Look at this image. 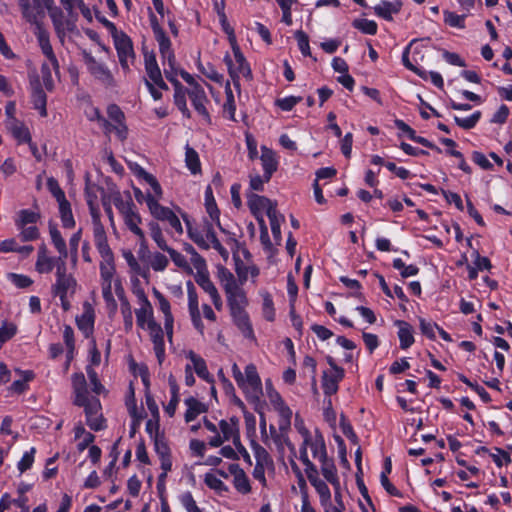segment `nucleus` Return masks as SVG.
I'll return each instance as SVG.
<instances>
[{
  "label": "nucleus",
  "mask_w": 512,
  "mask_h": 512,
  "mask_svg": "<svg viewBox=\"0 0 512 512\" xmlns=\"http://www.w3.org/2000/svg\"><path fill=\"white\" fill-rule=\"evenodd\" d=\"M245 393L248 401L256 403L263 394L262 383L256 366L249 364L245 368V376L241 384H237Z\"/></svg>",
  "instance_id": "obj_1"
},
{
  "label": "nucleus",
  "mask_w": 512,
  "mask_h": 512,
  "mask_svg": "<svg viewBox=\"0 0 512 512\" xmlns=\"http://www.w3.org/2000/svg\"><path fill=\"white\" fill-rule=\"evenodd\" d=\"M56 281L52 285V293L56 295L72 296L76 291L77 282L75 278L67 273L66 262L56 263Z\"/></svg>",
  "instance_id": "obj_2"
},
{
  "label": "nucleus",
  "mask_w": 512,
  "mask_h": 512,
  "mask_svg": "<svg viewBox=\"0 0 512 512\" xmlns=\"http://www.w3.org/2000/svg\"><path fill=\"white\" fill-rule=\"evenodd\" d=\"M231 45H232L236 65H234L232 63V60L229 56L225 57V62L228 66L229 74H230L231 78L233 79L234 85L236 87H239V75L241 74L244 77L249 78V77H251V69H250V66L247 63L244 55L240 51V48L237 45L236 41H234V43H232Z\"/></svg>",
  "instance_id": "obj_3"
},
{
  "label": "nucleus",
  "mask_w": 512,
  "mask_h": 512,
  "mask_svg": "<svg viewBox=\"0 0 512 512\" xmlns=\"http://www.w3.org/2000/svg\"><path fill=\"white\" fill-rule=\"evenodd\" d=\"M114 45L117 51L120 65L124 71L130 70V65L134 63L135 53L131 39L123 32L114 35Z\"/></svg>",
  "instance_id": "obj_4"
},
{
  "label": "nucleus",
  "mask_w": 512,
  "mask_h": 512,
  "mask_svg": "<svg viewBox=\"0 0 512 512\" xmlns=\"http://www.w3.org/2000/svg\"><path fill=\"white\" fill-rule=\"evenodd\" d=\"M22 17L30 24L38 25L45 16L44 6L50 5L52 0H17Z\"/></svg>",
  "instance_id": "obj_5"
},
{
  "label": "nucleus",
  "mask_w": 512,
  "mask_h": 512,
  "mask_svg": "<svg viewBox=\"0 0 512 512\" xmlns=\"http://www.w3.org/2000/svg\"><path fill=\"white\" fill-rule=\"evenodd\" d=\"M84 407L86 414V423L94 431H100L105 428V420L101 413V403L98 398L92 397L84 400V404H76Z\"/></svg>",
  "instance_id": "obj_6"
},
{
  "label": "nucleus",
  "mask_w": 512,
  "mask_h": 512,
  "mask_svg": "<svg viewBox=\"0 0 512 512\" xmlns=\"http://www.w3.org/2000/svg\"><path fill=\"white\" fill-rule=\"evenodd\" d=\"M197 273L195 274L196 283L206 292L212 299V302L216 309H221L222 307V299L218 293L217 288L210 280L209 273L205 268V265L196 264Z\"/></svg>",
  "instance_id": "obj_7"
},
{
  "label": "nucleus",
  "mask_w": 512,
  "mask_h": 512,
  "mask_svg": "<svg viewBox=\"0 0 512 512\" xmlns=\"http://www.w3.org/2000/svg\"><path fill=\"white\" fill-rule=\"evenodd\" d=\"M85 62L88 65L90 73L106 86H114L115 80L110 70L103 64L96 61V59L88 54H84Z\"/></svg>",
  "instance_id": "obj_8"
},
{
  "label": "nucleus",
  "mask_w": 512,
  "mask_h": 512,
  "mask_svg": "<svg viewBox=\"0 0 512 512\" xmlns=\"http://www.w3.org/2000/svg\"><path fill=\"white\" fill-rule=\"evenodd\" d=\"M188 309L193 326L201 333H204V324L199 311L198 295L191 281L187 282Z\"/></svg>",
  "instance_id": "obj_9"
},
{
  "label": "nucleus",
  "mask_w": 512,
  "mask_h": 512,
  "mask_svg": "<svg viewBox=\"0 0 512 512\" xmlns=\"http://www.w3.org/2000/svg\"><path fill=\"white\" fill-rule=\"evenodd\" d=\"M188 96L192 102L194 109L201 115L207 123H211L210 114L206 108L209 102L204 89L200 85H195L187 91Z\"/></svg>",
  "instance_id": "obj_10"
},
{
  "label": "nucleus",
  "mask_w": 512,
  "mask_h": 512,
  "mask_svg": "<svg viewBox=\"0 0 512 512\" xmlns=\"http://www.w3.org/2000/svg\"><path fill=\"white\" fill-rule=\"evenodd\" d=\"M37 27V40L39 43V46L43 52V54L47 57L48 61L51 63L56 75L59 74V63L56 58V55L53 51V48L50 44L49 40V34L48 32L41 26L40 21H38Z\"/></svg>",
  "instance_id": "obj_11"
},
{
  "label": "nucleus",
  "mask_w": 512,
  "mask_h": 512,
  "mask_svg": "<svg viewBox=\"0 0 512 512\" xmlns=\"http://www.w3.org/2000/svg\"><path fill=\"white\" fill-rule=\"evenodd\" d=\"M153 343V349L159 364L165 359L164 333L161 325L156 321H150L147 328Z\"/></svg>",
  "instance_id": "obj_12"
},
{
  "label": "nucleus",
  "mask_w": 512,
  "mask_h": 512,
  "mask_svg": "<svg viewBox=\"0 0 512 512\" xmlns=\"http://www.w3.org/2000/svg\"><path fill=\"white\" fill-rule=\"evenodd\" d=\"M227 296L228 306L231 311L243 310L247 305V298L244 290L237 284L226 285V290H224Z\"/></svg>",
  "instance_id": "obj_13"
},
{
  "label": "nucleus",
  "mask_w": 512,
  "mask_h": 512,
  "mask_svg": "<svg viewBox=\"0 0 512 512\" xmlns=\"http://www.w3.org/2000/svg\"><path fill=\"white\" fill-rule=\"evenodd\" d=\"M139 298L141 306L135 311L136 322L141 329H146L149 327L150 321H155L153 308L144 292L140 293Z\"/></svg>",
  "instance_id": "obj_14"
},
{
  "label": "nucleus",
  "mask_w": 512,
  "mask_h": 512,
  "mask_svg": "<svg viewBox=\"0 0 512 512\" xmlns=\"http://www.w3.org/2000/svg\"><path fill=\"white\" fill-rule=\"evenodd\" d=\"M153 294L155 298L158 300L159 309L164 314V327L169 340L172 339L173 335V323L174 318L171 312V307L169 301L165 298V296L158 291L156 288L153 289Z\"/></svg>",
  "instance_id": "obj_15"
},
{
  "label": "nucleus",
  "mask_w": 512,
  "mask_h": 512,
  "mask_svg": "<svg viewBox=\"0 0 512 512\" xmlns=\"http://www.w3.org/2000/svg\"><path fill=\"white\" fill-rule=\"evenodd\" d=\"M247 205L253 215L262 214L265 210L266 214L270 209H277L276 204L265 196H260L253 192L247 194Z\"/></svg>",
  "instance_id": "obj_16"
},
{
  "label": "nucleus",
  "mask_w": 512,
  "mask_h": 512,
  "mask_svg": "<svg viewBox=\"0 0 512 512\" xmlns=\"http://www.w3.org/2000/svg\"><path fill=\"white\" fill-rule=\"evenodd\" d=\"M344 369H336V371H324L322 376L323 392L327 396H331L338 391V384L344 378Z\"/></svg>",
  "instance_id": "obj_17"
},
{
  "label": "nucleus",
  "mask_w": 512,
  "mask_h": 512,
  "mask_svg": "<svg viewBox=\"0 0 512 512\" xmlns=\"http://www.w3.org/2000/svg\"><path fill=\"white\" fill-rule=\"evenodd\" d=\"M122 217L127 228L139 238L140 244L144 245L146 243V238L144 231L139 227L141 217L136 212V207L128 210L122 215Z\"/></svg>",
  "instance_id": "obj_18"
},
{
  "label": "nucleus",
  "mask_w": 512,
  "mask_h": 512,
  "mask_svg": "<svg viewBox=\"0 0 512 512\" xmlns=\"http://www.w3.org/2000/svg\"><path fill=\"white\" fill-rule=\"evenodd\" d=\"M72 387L75 394L74 404H84V400L89 399V397L87 382L83 373H74L72 375Z\"/></svg>",
  "instance_id": "obj_19"
},
{
  "label": "nucleus",
  "mask_w": 512,
  "mask_h": 512,
  "mask_svg": "<svg viewBox=\"0 0 512 512\" xmlns=\"http://www.w3.org/2000/svg\"><path fill=\"white\" fill-rule=\"evenodd\" d=\"M261 163L264 170V177L266 181H269L271 179L272 174L277 170L278 162L275 157V153L263 146L261 148Z\"/></svg>",
  "instance_id": "obj_20"
},
{
  "label": "nucleus",
  "mask_w": 512,
  "mask_h": 512,
  "mask_svg": "<svg viewBox=\"0 0 512 512\" xmlns=\"http://www.w3.org/2000/svg\"><path fill=\"white\" fill-rule=\"evenodd\" d=\"M187 406V410L184 415L186 423L194 421L200 414L205 413L208 407L194 397H188L184 401Z\"/></svg>",
  "instance_id": "obj_21"
},
{
  "label": "nucleus",
  "mask_w": 512,
  "mask_h": 512,
  "mask_svg": "<svg viewBox=\"0 0 512 512\" xmlns=\"http://www.w3.org/2000/svg\"><path fill=\"white\" fill-rule=\"evenodd\" d=\"M220 430L222 432V437L228 441L232 440L234 445H237L240 440L239 429H238V419L236 417H232L229 421L221 420L219 423Z\"/></svg>",
  "instance_id": "obj_22"
},
{
  "label": "nucleus",
  "mask_w": 512,
  "mask_h": 512,
  "mask_svg": "<svg viewBox=\"0 0 512 512\" xmlns=\"http://www.w3.org/2000/svg\"><path fill=\"white\" fill-rule=\"evenodd\" d=\"M49 233L51 236L52 243L59 253V257L56 259V263H59L61 261L66 262V259L68 257V251L66 242L63 239L60 231L57 229L55 225L50 224Z\"/></svg>",
  "instance_id": "obj_23"
},
{
  "label": "nucleus",
  "mask_w": 512,
  "mask_h": 512,
  "mask_svg": "<svg viewBox=\"0 0 512 512\" xmlns=\"http://www.w3.org/2000/svg\"><path fill=\"white\" fill-rule=\"evenodd\" d=\"M229 472L234 476V486L239 492L246 494L251 491L249 480L238 464H231Z\"/></svg>",
  "instance_id": "obj_24"
},
{
  "label": "nucleus",
  "mask_w": 512,
  "mask_h": 512,
  "mask_svg": "<svg viewBox=\"0 0 512 512\" xmlns=\"http://www.w3.org/2000/svg\"><path fill=\"white\" fill-rule=\"evenodd\" d=\"M231 316L233 318L235 325L243 333V335L246 338H252L253 329L245 309L231 311Z\"/></svg>",
  "instance_id": "obj_25"
},
{
  "label": "nucleus",
  "mask_w": 512,
  "mask_h": 512,
  "mask_svg": "<svg viewBox=\"0 0 512 512\" xmlns=\"http://www.w3.org/2000/svg\"><path fill=\"white\" fill-rule=\"evenodd\" d=\"M144 65L146 74L148 76L147 80L154 83L157 80H160V78H162V73L157 63L156 55L154 52L144 53Z\"/></svg>",
  "instance_id": "obj_26"
},
{
  "label": "nucleus",
  "mask_w": 512,
  "mask_h": 512,
  "mask_svg": "<svg viewBox=\"0 0 512 512\" xmlns=\"http://www.w3.org/2000/svg\"><path fill=\"white\" fill-rule=\"evenodd\" d=\"M395 325L399 328L398 337L401 349L409 348L414 343L413 327L403 320H396Z\"/></svg>",
  "instance_id": "obj_27"
},
{
  "label": "nucleus",
  "mask_w": 512,
  "mask_h": 512,
  "mask_svg": "<svg viewBox=\"0 0 512 512\" xmlns=\"http://www.w3.org/2000/svg\"><path fill=\"white\" fill-rule=\"evenodd\" d=\"M187 357L192 362L195 373L203 380L212 383L213 378L207 369L205 360L201 356L196 354L194 351H189Z\"/></svg>",
  "instance_id": "obj_28"
},
{
  "label": "nucleus",
  "mask_w": 512,
  "mask_h": 512,
  "mask_svg": "<svg viewBox=\"0 0 512 512\" xmlns=\"http://www.w3.org/2000/svg\"><path fill=\"white\" fill-rule=\"evenodd\" d=\"M184 221L187 226V233L189 238L201 249L208 250L210 243L205 239L203 231L200 226L194 227L191 222L184 216Z\"/></svg>",
  "instance_id": "obj_29"
},
{
  "label": "nucleus",
  "mask_w": 512,
  "mask_h": 512,
  "mask_svg": "<svg viewBox=\"0 0 512 512\" xmlns=\"http://www.w3.org/2000/svg\"><path fill=\"white\" fill-rule=\"evenodd\" d=\"M267 216L270 220L271 231L276 244L280 245L282 241L281 224L285 222V217L277 209H270Z\"/></svg>",
  "instance_id": "obj_30"
},
{
  "label": "nucleus",
  "mask_w": 512,
  "mask_h": 512,
  "mask_svg": "<svg viewBox=\"0 0 512 512\" xmlns=\"http://www.w3.org/2000/svg\"><path fill=\"white\" fill-rule=\"evenodd\" d=\"M162 64L164 66V75L171 83L178 82L176 79L178 70L176 68V58L174 52H169L161 56Z\"/></svg>",
  "instance_id": "obj_31"
},
{
  "label": "nucleus",
  "mask_w": 512,
  "mask_h": 512,
  "mask_svg": "<svg viewBox=\"0 0 512 512\" xmlns=\"http://www.w3.org/2000/svg\"><path fill=\"white\" fill-rule=\"evenodd\" d=\"M32 87H33L32 99H33L34 107L36 109L40 110L41 116H46L47 115V110H46L47 97H46L45 92L41 88L38 79H36L32 83Z\"/></svg>",
  "instance_id": "obj_32"
},
{
  "label": "nucleus",
  "mask_w": 512,
  "mask_h": 512,
  "mask_svg": "<svg viewBox=\"0 0 512 512\" xmlns=\"http://www.w3.org/2000/svg\"><path fill=\"white\" fill-rule=\"evenodd\" d=\"M321 463V472L324 478L331 483L335 488L339 487V478L337 476V469L332 459H329L328 456L320 461Z\"/></svg>",
  "instance_id": "obj_33"
},
{
  "label": "nucleus",
  "mask_w": 512,
  "mask_h": 512,
  "mask_svg": "<svg viewBox=\"0 0 512 512\" xmlns=\"http://www.w3.org/2000/svg\"><path fill=\"white\" fill-rule=\"evenodd\" d=\"M401 4L399 2L382 1L374 7V12L377 16L386 20H392V15L400 11Z\"/></svg>",
  "instance_id": "obj_34"
},
{
  "label": "nucleus",
  "mask_w": 512,
  "mask_h": 512,
  "mask_svg": "<svg viewBox=\"0 0 512 512\" xmlns=\"http://www.w3.org/2000/svg\"><path fill=\"white\" fill-rule=\"evenodd\" d=\"M175 89L174 93V102L178 109L182 112L183 116L190 118L191 113L186 104V89L182 86V84L178 82L172 83Z\"/></svg>",
  "instance_id": "obj_35"
},
{
  "label": "nucleus",
  "mask_w": 512,
  "mask_h": 512,
  "mask_svg": "<svg viewBox=\"0 0 512 512\" xmlns=\"http://www.w3.org/2000/svg\"><path fill=\"white\" fill-rule=\"evenodd\" d=\"M146 204L153 217L161 221L167 218V215L171 212L170 208L160 205L158 200L150 193L146 195Z\"/></svg>",
  "instance_id": "obj_36"
},
{
  "label": "nucleus",
  "mask_w": 512,
  "mask_h": 512,
  "mask_svg": "<svg viewBox=\"0 0 512 512\" xmlns=\"http://www.w3.org/2000/svg\"><path fill=\"white\" fill-rule=\"evenodd\" d=\"M114 273V255L102 256V261L100 262V274L103 280L102 284H111Z\"/></svg>",
  "instance_id": "obj_37"
},
{
  "label": "nucleus",
  "mask_w": 512,
  "mask_h": 512,
  "mask_svg": "<svg viewBox=\"0 0 512 512\" xmlns=\"http://www.w3.org/2000/svg\"><path fill=\"white\" fill-rule=\"evenodd\" d=\"M308 447H310L313 457L319 461L327 457L325 441L321 434L315 435L314 438L310 436Z\"/></svg>",
  "instance_id": "obj_38"
},
{
  "label": "nucleus",
  "mask_w": 512,
  "mask_h": 512,
  "mask_svg": "<svg viewBox=\"0 0 512 512\" xmlns=\"http://www.w3.org/2000/svg\"><path fill=\"white\" fill-rule=\"evenodd\" d=\"M126 196L127 200H124L122 194L118 190L113 191L110 195V199L119 210L121 215L126 213L128 210L135 208V204L132 201L130 193L126 192Z\"/></svg>",
  "instance_id": "obj_39"
},
{
  "label": "nucleus",
  "mask_w": 512,
  "mask_h": 512,
  "mask_svg": "<svg viewBox=\"0 0 512 512\" xmlns=\"http://www.w3.org/2000/svg\"><path fill=\"white\" fill-rule=\"evenodd\" d=\"M9 129L18 140L19 143H30L31 135L28 128L17 120H13L9 124Z\"/></svg>",
  "instance_id": "obj_40"
},
{
  "label": "nucleus",
  "mask_w": 512,
  "mask_h": 512,
  "mask_svg": "<svg viewBox=\"0 0 512 512\" xmlns=\"http://www.w3.org/2000/svg\"><path fill=\"white\" fill-rule=\"evenodd\" d=\"M185 163L192 174L201 173V163L198 153L190 146L185 149Z\"/></svg>",
  "instance_id": "obj_41"
},
{
  "label": "nucleus",
  "mask_w": 512,
  "mask_h": 512,
  "mask_svg": "<svg viewBox=\"0 0 512 512\" xmlns=\"http://www.w3.org/2000/svg\"><path fill=\"white\" fill-rule=\"evenodd\" d=\"M58 204L63 227L73 228L75 226V220L72 214L70 203L65 198L63 201H59Z\"/></svg>",
  "instance_id": "obj_42"
},
{
  "label": "nucleus",
  "mask_w": 512,
  "mask_h": 512,
  "mask_svg": "<svg viewBox=\"0 0 512 512\" xmlns=\"http://www.w3.org/2000/svg\"><path fill=\"white\" fill-rule=\"evenodd\" d=\"M16 372L21 374L23 378L21 380L14 381L10 386V390L17 394H21L27 390V388H28L27 382L33 380L34 373L31 370L21 371L18 369L16 370Z\"/></svg>",
  "instance_id": "obj_43"
},
{
  "label": "nucleus",
  "mask_w": 512,
  "mask_h": 512,
  "mask_svg": "<svg viewBox=\"0 0 512 512\" xmlns=\"http://www.w3.org/2000/svg\"><path fill=\"white\" fill-rule=\"evenodd\" d=\"M77 326L80 330L91 331L94 323V313L89 304H85V311L80 318L76 319Z\"/></svg>",
  "instance_id": "obj_44"
},
{
  "label": "nucleus",
  "mask_w": 512,
  "mask_h": 512,
  "mask_svg": "<svg viewBox=\"0 0 512 512\" xmlns=\"http://www.w3.org/2000/svg\"><path fill=\"white\" fill-rule=\"evenodd\" d=\"M56 259L57 258L47 256V254L37 256L35 264L36 270L39 273H50L54 267L56 268Z\"/></svg>",
  "instance_id": "obj_45"
},
{
  "label": "nucleus",
  "mask_w": 512,
  "mask_h": 512,
  "mask_svg": "<svg viewBox=\"0 0 512 512\" xmlns=\"http://www.w3.org/2000/svg\"><path fill=\"white\" fill-rule=\"evenodd\" d=\"M121 313L124 319V327L126 331H130L133 327V315L131 305L128 299L124 296L120 297Z\"/></svg>",
  "instance_id": "obj_46"
},
{
  "label": "nucleus",
  "mask_w": 512,
  "mask_h": 512,
  "mask_svg": "<svg viewBox=\"0 0 512 512\" xmlns=\"http://www.w3.org/2000/svg\"><path fill=\"white\" fill-rule=\"evenodd\" d=\"M149 229H150L151 237L156 242L157 246L163 251L168 250L170 247L167 245V243L163 237L162 230H161L159 224L156 222H150Z\"/></svg>",
  "instance_id": "obj_47"
},
{
  "label": "nucleus",
  "mask_w": 512,
  "mask_h": 512,
  "mask_svg": "<svg viewBox=\"0 0 512 512\" xmlns=\"http://www.w3.org/2000/svg\"><path fill=\"white\" fill-rule=\"evenodd\" d=\"M274 407L278 411L280 418H281L280 423H279L280 430H283V429L289 427L290 423H291V417H292L291 409L285 404L284 401Z\"/></svg>",
  "instance_id": "obj_48"
},
{
  "label": "nucleus",
  "mask_w": 512,
  "mask_h": 512,
  "mask_svg": "<svg viewBox=\"0 0 512 512\" xmlns=\"http://www.w3.org/2000/svg\"><path fill=\"white\" fill-rule=\"evenodd\" d=\"M63 339L67 347V358L70 361L73 358L75 350L74 331L71 326L66 325L64 327Z\"/></svg>",
  "instance_id": "obj_49"
},
{
  "label": "nucleus",
  "mask_w": 512,
  "mask_h": 512,
  "mask_svg": "<svg viewBox=\"0 0 512 512\" xmlns=\"http://www.w3.org/2000/svg\"><path fill=\"white\" fill-rule=\"evenodd\" d=\"M47 9L49 12V16L53 22V25L57 31L60 30L62 26V18H63V12L59 7L55 6L54 0L51 2L50 5H45L44 9Z\"/></svg>",
  "instance_id": "obj_50"
},
{
  "label": "nucleus",
  "mask_w": 512,
  "mask_h": 512,
  "mask_svg": "<svg viewBox=\"0 0 512 512\" xmlns=\"http://www.w3.org/2000/svg\"><path fill=\"white\" fill-rule=\"evenodd\" d=\"M353 26L365 34L374 35L377 32V24L368 19H356L353 21Z\"/></svg>",
  "instance_id": "obj_51"
},
{
  "label": "nucleus",
  "mask_w": 512,
  "mask_h": 512,
  "mask_svg": "<svg viewBox=\"0 0 512 512\" xmlns=\"http://www.w3.org/2000/svg\"><path fill=\"white\" fill-rule=\"evenodd\" d=\"M480 117H481V112L476 111L475 113H473L471 116H469L467 118H460L458 116H455L454 120L459 127L469 130V129H472L473 127H475V125L479 121Z\"/></svg>",
  "instance_id": "obj_52"
},
{
  "label": "nucleus",
  "mask_w": 512,
  "mask_h": 512,
  "mask_svg": "<svg viewBox=\"0 0 512 512\" xmlns=\"http://www.w3.org/2000/svg\"><path fill=\"white\" fill-rule=\"evenodd\" d=\"M236 273L241 283L247 280L248 274L252 277H256L259 274V269L256 266H245L244 264L236 263Z\"/></svg>",
  "instance_id": "obj_53"
},
{
  "label": "nucleus",
  "mask_w": 512,
  "mask_h": 512,
  "mask_svg": "<svg viewBox=\"0 0 512 512\" xmlns=\"http://www.w3.org/2000/svg\"><path fill=\"white\" fill-rule=\"evenodd\" d=\"M459 380L465 383L467 386L471 387L479 396L480 398L488 403L491 401L489 393L480 385L477 383L471 382L465 375L459 374Z\"/></svg>",
  "instance_id": "obj_54"
},
{
  "label": "nucleus",
  "mask_w": 512,
  "mask_h": 512,
  "mask_svg": "<svg viewBox=\"0 0 512 512\" xmlns=\"http://www.w3.org/2000/svg\"><path fill=\"white\" fill-rule=\"evenodd\" d=\"M39 217L38 213L24 209L19 212V220H17L16 224L18 227H24L27 224H34L37 222Z\"/></svg>",
  "instance_id": "obj_55"
},
{
  "label": "nucleus",
  "mask_w": 512,
  "mask_h": 512,
  "mask_svg": "<svg viewBox=\"0 0 512 512\" xmlns=\"http://www.w3.org/2000/svg\"><path fill=\"white\" fill-rule=\"evenodd\" d=\"M17 332V326L14 323H4L2 327H0V348L2 345L14 337Z\"/></svg>",
  "instance_id": "obj_56"
},
{
  "label": "nucleus",
  "mask_w": 512,
  "mask_h": 512,
  "mask_svg": "<svg viewBox=\"0 0 512 512\" xmlns=\"http://www.w3.org/2000/svg\"><path fill=\"white\" fill-rule=\"evenodd\" d=\"M295 38L298 42V47L301 53L304 56H311L308 35L304 31L298 30L295 32Z\"/></svg>",
  "instance_id": "obj_57"
},
{
  "label": "nucleus",
  "mask_w": 512,
  "mask_h": 512,
  "mask_svg": "<svg viewBox=\"0 0 512 512\" xmlns=\"http://www.w3.org/2000/svg\"><path fill=\"white\" fill-rule=\"evenodd\" d=\"M139 175L151 186L155 195L160 198L162 196V189L157 179L143 168H140Z\"/></svg>",
  "instance_id": "obj_58"
},
{
  "label": "nucleus",
  "mask_w": 512,
  "mask_h": 512,
  "mask_svg": "<svg viewBox=\"0 0 512 512\" xmlns=\"http://www.w3.org/2000/svg\"><path fill=\"white\" fill-rule=\"evenodd\" d=\"M51 69H53V67L49 61L43 63L41 66V74H42L43 84L48 91H52L54 88V82L52 79Z\"/></svg>",
  "instance_id": "obj_59"
},
{
  "label": "nucleus",
  "mask_w": 512,
  "mask_h": 512,
  "mask_svg": "<svg viewBox=\"0 0 512 512\" xmlns=\"http://www.w3.org/2000/svg\"><path fill=\"white\" fill-rule=\"evenodd\" d=\"M168 263H169L168 258L159 252L154 253L150 259V266L152 267V269L154 271L165 270L166 267L168 266Z\"/></svg>",
  "instance_id": "obj_60"
},
{
  "label": "nucleus",
  "mask_w": 512,
  "mask_h": 512,
  "mask_svg": "<svg viewBox=\"0 0 512 512\" xmlns=\"http://www.w3.org/2000/svg\"><path fill=\"white\" fill-rule=\"evenodd\" d=\"M47 188L57 200V202L61 200L63 201L66 198L64 191L61 189L58 181L55 178L50 177L47 179Z\"/></svg>",
  "instance_id": "obj_61"
},
{
  "label": "nucleus",
  "mask_w": 512,
  "mask_h": 512,
  "mask_svg": "<svg viewBox=\"0 0 512 512\" xmlns=\"http://www.w3.org/2000/svg\"><path fill=\"white\" fill-rule=\"evenodd\" d=\"M154 36H155L156 41L158 42L159 51H160L161 56L173 51L171 48V41L167 37L165 31L160 32L158 30V34L154 35Z\"/></svg>",
  "instance_id": "obj_62"
},
{
  "label": "nucleus",
  "mask_w": 512,
  "mask_h": 512,
  "mask_svg": "<svg viewBox=\"0 0 512 512\" xmlns=\"http://www.w3.org/2000/svg\"><path fill=\"white\" fill-rule=\"evenodd\" d=\"M36 450L34 447L30 449V451H27L22 456L21 460L18 463V469L20 473H23L31 468L33 462H34V454Z\"/></svg>",
  "instance_id": "obj_63"
},
{
  "label": "nucleus",
  "mask_w": 512,
  "mask_h": 512,
  "mask_svg": "<svg viewBox=\"0 0 512 512\" xmlns=\"http://www.w3.org/2000/svg\"><path fill=\"white\" fill-rule=\"evenodd\" d=\"M181 504L187 512H201L190 492H185L180 497Z\"/></svg>",
  "instance_id": "obj_64"
}]
</instances>
